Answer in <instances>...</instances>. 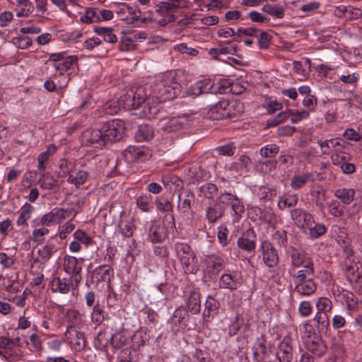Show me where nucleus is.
<instances>
[{"label": "nucleus", "mask_w": 362, "mask_h": 362, "mask_svg": "<svg viewBox=\"0 0 362 362\" xmlns=\"http://www.w3.org/2000/svg\"><path fill=\"white\" fill-rule=\"evenodd\" d=\"M122 233L126 237L132 236L135 226L133 221H122L119 225Z\"/></svg>", "instance_id": "obj_54"}, {"label": "nucleus", "mask_w": 362, "mask_h": 362, "mask_svg": "<svg viewBox=\"0 0 362 362\" xmlns=\"http://www.w3.org/2000/svg\"><path fill=\"white\" fill-rule=\"evenodd\" d=\"M38 182L40 187L46 190H54L58 186V180L49 173L42 174Z\"/></svg>", "instance_id": "obj_29"}, {"label": "nucleus", "mask_w": 362, "mask_h": 362, "mask_svg": "<svg viewBox=\"0 0 362 362\" xmlns=\"http://www.w3.org/2000/svg\"><path fill=\"white\" fill-rule=\"evenodd\" d=\"M298 203V197L296 194L290 195L287 197H282L279 199L278 206L281 210L285 209L286 207L295 206Z\"/></svg>", "instance_id": "obj_40"}, {"label": "nucleus", "mask_w": 362, "mask_h": 362, "mask_svg": "<svg viewBox=\"0 0 362 362\" xmlns=\"http://www.w3.org/2000/svg\"><path fill=\"white\" fill-rule=\"evenodd\" d=\"M182 86L174 71L160 74L156 77L154 93L160 101L175 98L181 92Z\"/></svg>", "instance_id": "obj_1"}, {"label": "nucleus", "mask_w": 362, "mask_h": 362, "mask_svg": "<svg viewBox=\"0 0 362 362\" xmlns=\"http://www.w3.org/2000/svg\"><path fill=\"white\" fill-rule=\"evenodd\" d=\"M66 211L63 209H55L41 218V224L43 226H51L62 222L66 218Z\"/></svg>", "instance_id": "obj_15"}, {"label": "nucleus", "mask_w": 362, "mask_h": 362, "mask_svg": "<svg viewBox=\"0 0 362 362\" xmlns=\"http://www.w3.org/2000/svg\"><path fill=\"white\" fill-rule=\"evenodd\" d=\"M94 32L103 36V40L107 42L115 43L117 41L116 35L113 33V29L111 28L95 27Z\"/></svg>", "instance_id": "obj_34"}, {"label": "nucleus", "mask_w": 362, "mask_h": 362, "mask_svg": "<svg viewBox=\"0 0 362 362\" xmlns=\"http://www.w3.org/2000/svg\"><path fill=\"white\" fill-rule=\"evenodd\" d=\"M224 214V206L219 204H214L209 206L206 211V216L209 222L214 223L221 218Z\"/></svg>", "instance_id": "obj_33"}, {"label": "nucleus", "mask_w": 362, "mask_h": 362, "mask_svg": "<svg viewBox=\"0 0 362 362\" xmlns=\"http://www.w3.org/2000/svg\"><path fill=\"white\" fill-rule=\"evenodd\" d=\"M149 97L150 93L147 86L136 85L132 86L119 98L118 105L125 110L136 109L144 103Z\"/></svg>", "instance_id": "obj_2"}, {"label": "nucleus", "mask_w": 362, "mask_h": 362, "mask_svg": "<svg viewBox=\"0 0 362 362\" xmlns=\"http://www.w3.org/2000/svg\"><path fill=\"white\" fill-rule=\"evenodd\" d=\"M354 191L351 189H339L334 194L341 200L344 204H349L354 199Z\"/></svg>", "instance_id": "obj_36"}, {"label": "nucleus", "mask_w": 362, "mask_h": 362, "mask_svg": "<svg viewBox=\"0 0 362 362\" xmlns=\"http://www.w3.org/2000/svg\"><path fill=\"white\" fill-rule=\"evenodd\" d=\"M204 263L205 271L210 275H217L225 267L224 259L216 255L208 256Z\"/></svg>", "instance_id": "obj_14"}, {"label": "nucleus", "mask_w": 362, "mask_h": 362, "mask_svg": "<svg viewBox=\"0 0 362 362\" xmlns=\"http://www.w3.org/2000/svg\"><path fill=\"white\" fill-rule=\"evenodd\" d=\"M166 237L165 228L163 226L153 225L149 230V238L153 243L163 240Z\"/></svg>", "instance_id": "obj_30"}, {"label": "nucleus", "mask_w": 362, "mask_h": 362, "mask_svg": "<svg viewBox=\"0 0 362 362\" xmlns=\"http://www.w3.org/2000/svg\"><path fill=\"white\" fill-rule=\"evenodd\" d=\"M175 249L178 257H182V255L185 256L194 253L191 247L188 245L184 243L176 244Z\"/></svg>", "instance_id": "obj_62"}, {"label": "nucleus", "mask_w": 362, "mask_h": 362, "mask_svg": "<svg viewBox=\"0 0 362 362\" xmlns=\"http://www.w3.org/2000/svg\"><path fill=\"white\" fill-rule=\"evenodd\" d=\"M185 121L184 117H180L163 119L159 121L158 127L163 132L171 133L181 129Z\"/></svg>", "instance_id": "obj_12"}, {"label": "nucleus", "mask_w": 362, "mask_h": 362, "mask_svg": "<svg viewBox=\"0 0 362 362\" xmlns=\"http://www.w3.org/2000/svg\"><path fill=\"white\" fill-rule=\"evenodd\" d=\"M159 111L158 103L154 101L153 98L149 97L145 101V105L143 109L144 117L148 119L153 118Z\"/></svg>", "instance_id": "obj_31"}, {"label": "nucleus", "mask_w": 362, "mask_h": 362, "mask_svg": "<svg viewBox=\"0 0 362 362\" xmlns=\"http://www.w3.org/2000/svg\"><path fill=\"white\" fill-rule=\"evenodd\" d=\"M311 177L310 173L295 175L291 179V186L294 189H298L305 185Z\"/></svg>", "instance_id": "obj_39"}, {"label": "nucleus", "mask_w": 362, "mask_h": 362, "mask_svg": "<svg viewBox=\"0 0 362 362\" xmlns=\"http://www.w3.org/2000/svg\"><path fill=\"white\" fill-rule=\"evenodd\" d=\"M55 251V246L53 244H48L44 245L42 247L40 248L37 251L40 257L42 259H49L54 252Z\"/></svg>", "instance_id": "obj_50"}, {"label": "nucleus", "mask_w": 362, "mask_h": 362, "mask_svg": "<svg viewBox=\"0 0 362 362\" xmlns=\"http://www.w3.org/2000/svg\"><path fill=\"white\" fill-rule=\"evenodd\" d=\"M221 288L235 290L241 285L240 278L237 274H223L219 279Z\"/></svg>", "instance_id": "obj_19"}, {"label": "nucleus", "mask_w": 362, "mask_h": 362, "mask_svg": "<svg viewBox=\"0 0 362 362\" xmlns=\"http://www.w3.org/2000/svg\"><path fill=\"white\" fill-rule=\"evenodd\" d=\"M313 311V308L309 301H302L298 307V312L300 316L302 317H308L309 316Z\"/></svg>", "instance_id": "obj_61"}, {"label": "nucleus", "mask_w": 362, "mask_h": 362, "mask_svg": "<svg viewBox=\"0 0 362 362\" xmlns=\"http://www.w3.org/2000/svg\"><path fill=\"white\" fill-rule=\"evenodd\" d=\"M228 100L219 101L209 109V117L217 120L228 118Z\"/></svg>", "instance_id": "obj_16"}, {"label": "nucleus", "mask_w": 362, "mask_h": 362, "mask_svg": "<svg viewBox=\"0 0 362 362\" xmlns=\"http://www.w3.org/2000/svg\"><path fill=\"white\" fill-rule=\"evenodd\" d=\"M237 49V46H231V47H221L218 48H212L209 51V54L211 55H214V54H233L235 52Z\"/></svg>", "instance_id": "obj_56"}, {"label": "nucleus", "mask_w": 362, "mask_h": 362, "mask_svg": "<svg viewBox=\"0 0 362 362\" xmlns=\"http://www.w3.org/2000/svg\"><path fill=\"white\" fill-rule=\"evenodd\" d=\"M187 307L192 314H198L201 309L200 293L192 291L187 298Z\"/></svg>", "instance_id": "obj_24"}, {"label": "nucleus", "mask_w": 362, "mask_h": 362, "mask_svg": "<svg viewBox=\"0 0 362 362\" xmlns=\"http://www.w3.org/2000/svg\"><path fill=\"white\" fill-rule=\"evenodd\" d=\"M314 320L317 322L318 328L320 329H327L329 325V320L326 312L317 311Z\"/></svg>", "instance_id": "obj_42"}, {"label": "nucleus", "mask_w": 362, "mask_h": 362, "mask_svg": "<svg viewBox=\"0 0 362 362\" xmlns=\"http://www.w3.org/2000/svg\"><path fill=\"white\" fill-rule=\"evenodd\" d=\"M328 208L330 214L335 217H339L343 214L344 206L337 200L331 201Z\"/></svg>", "instance_id": "obj_51"}, {"label": "nucleus", "mask_w": 362, "mask_h": 362, "mask_svg": "<svg viewBox=\"0 0 362 362\" xmlns=\"http://www.w3.org/2000/svg\"><path fill=\"white\" fill-rule=\"evenodd\" d=\"M264 12L278 18H282L284 16V9L281 6L266 4L263 6Z\"/></svg>", "instance_id": "obj_41"}, {"label": "nucleus", "mask_w": 362, "mask_h": 362, "mask_svg": "<svg viewBox=\"0 0 362 362\" xmlns=\"http://www.w3.org/2000/svg\"><path fill=\"white\" fill-rule=\"evenodd\" d=\"M114 276L113 269L107 265H102L95 269L92 273V278L98 282H107L110 284Z\"/></svg>", "instance_id": "obj_17"}, {"label": "nucleus", "mask_w": 362, "mask_h": 362, "mask_svg": "<svg viewBox=\"0 0 362 362\" xmlns=\"http://www.w3.org/2000/svg\"><path fill=\"white\" fill-rule=\"evenodd\" d=\"M343 298L349 310H354L357 307L358 300L353 293L346 292L343 295Z\"/></svg>", "instance_id": "obj_47"}, {"label": "nucleus", "mask_w": 362, "mask_h": 362, "mask_svg": "<svg viewBox=\"0 0 362 362\" xmlns=\"http://www.w3.org/2000/svg\"><path fill=\"white\" fill-rule=\"evenodd\" d=\"M153 136V130L151 126L146 124H140L135 133L134 137L137 141H144L152 139Z\"/></svg>", "instance_id": "obj_28"}, {"label": "nucleus", "mask_w": 362, "mask_h": 362, "mask_svg": "<svg viewBox=\"0 0 362 362\" xmlns=\"http://www.w3.org/2000/svg\"><path fill=\"white\" fill-rule=\"evenodd\" d=\"M105 313L102 307L99 304H96L91 314V319L93 322L100 324L105 319Z\"/></svg>", "instance_id": "obj_49"}, {"label": "nucleus", "mask_w": 362, "mask_h": 362, "mask_svg": "<svg viewBox=\"0 0 362 362\" xmlns=\"http://www.w3.org/2000/svg\"><path fill=\"white\" fill-rule=\"evenodd\" d=\"M276 357L279 362H291L293 358V339L286 336L279 345Z\"/></svg>", "instance_id": "obj_8"}, {"label": "nucleus", "mask_w": 362, "mask_h": 362, "mask_svg": "<svg viewBox=\"0 0 362 362\" xmlns=\"http://www.w3.org/2000/svg\"><path fill=\"white\" fill-rule=\"evenodd\" d=\"M34 210V207L29 204H26L24 205L21 210L20 215L17 220V225L23 226L26 225L28 220H29L31 217V214Z\"/></svg>", "instance_id": "obj_35"}, {"label": "nucleus", "mask_w": 362, "mask_h": 362, "mask_svg": "<svg viewBox=\"0 0 362 362\" xmlns=\"http://www.w3.org/2000/svg\"><path fill=\"white\" fill-rule=\"evenodd\" d=\"M314 274L313 263L308 261L304 266L303 269L297 272L296 274L293 275V279L295 285L307 281L308 278H312Z\"/></svg>", "instance_id": "obj_20"}, {"label": "nucleus", "mask_w": 362, "mask_h": 362, "mask_svg": "<svg viewBox=\"0 0 362 362\" xmlns=\"http://www.w3.org/2000/svg\"><path fill=\"white\" fill-rule=\"evenodd\" d=\"M101 131L105 144L108 142L119 141L122 139L124 134V122L121 120L110 121L102 127Z\"/></svg>", "instance_id": "obj_3"}, {"label": "nucleus", "mask_w": 362, "mask_h": 362, "mask_svg": "<svg viewBox=\"0 0 362 362\" xmlns=\"http://www.w3.org/2000/svg\"><path fill=\"white\" fill-rule=\"evenodd\" d=\"M263 261L269 267H275L279 262L276 250L268 242H264L261 245Z\"/></svg>", "instance_id": "obj_13"}, {"label": "nucleus", "mask_w": 362, "mask_h": 362, "mask_svg": "<svg viewBox=\"0 0 362 362\" xmlns=\"http://www.w3.org/2000/svg\"><path fill=\"white\" fill-rule=\"evenodd\" d=\"M185 273L194 274L197 271V262L194 254H189L179 257Z\"/></svg>", "instance_id": "obj_26"}, {"label": "nucleus", "mask_w": 362, "mask_h": 362, "mask_svg": "<svg viewBox=\"0 0 362 362\" xmlns=\"http://www.w3.org/2000/svg\"><path fill=\"white\" fill-rule=\"evenodd\" d=\"M350 156L345 153L339 151V152H336L335 153L331 156V159L332 163L335 165H341L342 163H345L349 160Z\"/></svg>", "instance_id": "obj_52"}, {"label": "nucleus", "mask_w": 362, "mask_h": 362, "mask_svg": "<svg viewBox=\"0 0 362 362\" xmlns=\"http://www.w3.org/2000/svg\"><path fill=\"white\" fill-rule=\"evenodd\" d=\"M180 0H170L163 1L160 4L156 11L162 16L168 17V15H173L172 12L180 6Z\"/></svg>", "instance_id": "obj_25"}, {"label": "nucleus", "mask_w": 362, "mask_h": 362, "mask_svg": "<svg viewBox=\"0 0 362 362\" xmlns=\"http://www.w3.org/2000/svg\"><path fill=\"white\" fill-rule=\"evenodd\" d=\"M124 155L129 161H144L147 159L148 152L140 147L129 146L124 151Z\"/></svg>", "instance_id": "obj_18"}, {"label": "nucleus", "mask_w": 362, "mask_h": 362, "mask_svg": "<svg viewBox=\"0 0 362 362\" xmlns=\"http://www.w3.org/2000/svg\"><path fill=\"white\" fill-rule=\"evenodd\" d=\"M304 345L308 351L318 357L322 356L327 351V346L322 338L317 335L307 338Z\"/></svg>", "instance_id": "obj_10"}, {"label": "nucleus", "mask_w": 362, "mask_h": 362, "mask_svg": "<svg viewBox=\"0 0 362 362\" xmlns=\"http://www.w3.org/2000/svg\"><path fill=\"white\" fill-rule=\"evenodd\" d=\"M317 311L329 313L332 308V301L325 297H321L316 303Z\"/></svg>", "instance_id": "obj_45"}, {"label": "nucleus", "mask_w": 362, "mask_h": 362, "mask_svg": "<svg viewBox=\"0 0 362 362\" xmlns=\"http://www.w3.org/2000/svg\"><path fill=\"white\" fill-rule=\"evenodd\" d=\"M344 252L346 255L344 260V270L348 280H356V273L361 271L359 264L352 257L353 250L351 248L346 247Z\"/></svg>", "instance_id": "obj_5"}, {"label": "nucleus", "mask_w": 362, "mask_h": 362, "mask_svg": "<svg viewBox=\"0 0 362 362\" xmlns=\"http://www.w3.org/2000/svg\"><path fill=\"white\" fill-rule=\"evenodd\" d=\"M202 192L209 198H213L218 193V188L214 184H206L201 187Z\"/></svg>", "instance_id": "obj_59"}, {"label": "nucleus", "mask_w": 362, "mask_h": 362, "mask_svg": "<svg viewBox=\"0 0 362 362\" xmlns=\"http://www.w3.org/2000/svg\"><path fill=\"white\" fill-rule=\"evenodd\" d=\"M204 305L205 308L203 312V318L206 321H209L210 318L217 313L220 303L216 299L208 296Z\"/></svg>", "instance_id": "obj_21"}, {"label": "nucleus", "mask_w": 362, "mask_h": 362, "mask_svg": "<svg viewBox=\"0 0 362 362\" xmlns=\"http://www.w3.org/2000/svg\"><path fill=\"white\" fill-rule=\"evenodd\" d=\"M214 83L211 79L205 78L192 85L187 90V94L189 96L197 97L204 93H214Z\"/></svg>", "instance_id": "obj_9"}, {"label": "nucleus", "mask_w": 362, "mask_h": 362, "mask_svg": "<svg viewBox=\"0 0 362 362\" xmlns=\"http://www.w3.org/2000/svg\"><path fill=\"white\" fill-rule=\"evenodd\" d=\"M235 215L241 216L244 212V206L240 199L235 195L230 205Z\"/></svg>", "instance_id": "obj_63"}, {"label": "nucleus", "mask_w": 362, "mask_h": 362, "mask_svg": "<svg viewBox=\"0 0 362 362\" xmlns=\"http://www.w3.org/2000/svg\"><path fill=\"white\" fill-rule=\"evenodd\" d=\"M272 40V36L266 33L262 32L259 35L258 44L260 49H267L269 47L270 42Z\"/></svg>", "instance_id": "obj_60"}, {"label": "nucleus", "mask_w": 362, "mask_h": 362, "mask_svg": "<svg viewBox=\"0 0 362 362\" xmlns=\"http://www.w3.org/2000/svg\"><path fill=\"white\" fill-rule=\"evenodd\" d=\"M215 151L219 155V156H232L233 155L235 152V147L233 144H229L227 145L218 146L215 148Z\"/></svg>", "instance_id": "obj_58"}, {"label": "nucleus", "mask_w": 362, "mask_h": 362, "mask_svg": "<svg viewBox=\"0 0 362 362\" xmlns=\"http://www.w3.org/2000/svg\"><path fill=\"white\" fill-rule=\"evenodd\" d=\"M155 204L157 209L163 212L172 211L173 209V204L169 200L163 198H157Z\"/></svg>", "instance_id": "obj_46"}, {"label": "nucleus", "mask_w": 362, "mask_h": 362, "mask_svg": "<svg viewBox=\"0 0 362 362\" xmlns=\"http://www.w3.org/2000/svg\"><path fill=\"white\" fill-rule=\"evenodd\" d=\"M279 151V148L276 144H268L260 149V155L264 158H273Z\"/></svg>", "instance_id": "obj_44"}, {"label": "nucleus", "mask_w": 362, "mask_h": 362, "mask_svg": "<svg viewBox=\"0 0 362 362\" xmlns=\"http://www.w3.org/2000/svg\"><path fill=\"white\" fill-rule=\"evenodd\" d=\"M291 264L296 267H298L301 266L305 260V252L301 248H293L291 251Z\"/></svg>", "instance_id": "obj_37"}, {"label": "nucleus", "mask_w": 362, "mask_h": 362, "mask_svg": "<svg viewBox=\"0 0 362 362\" xmlns=\"http://www.w3.org/2000/svg\"><path fill=\"white\" fill-rule=\"evenodd\" d=\"M267 354V346L263 341H258L255 346V351H254V358L257 362H263L264 356Z\"/></svg>", "instance_id": "obj_43"}, {"label": "nucleus", "mask_w": 362, "mask_h": 362, "mask_svg": "<svg viewBox=\"0 0 362 362\" xmlns=\"http://www.w3.org/2000/svg\"><path fill=\"white\" fill-rule=\"evenodd\" d=\"M234 196L235 195L228 192L221 193L218 197L217 204L220 205V204H222L224 206H230Z\"/></svg>", "instance_id": "obj_64"}, {"label": "nucleus", "mask_w": 362, "mask_h": 362, "mask_svg": "<svg viewBox=\"0 0 362 362\" xmlns=\"http://www.w3.org/2000/svg\"><path fill=\"white\" fill-rule=\"evenodd\" d=\"M64 53H55L49 57V61L54 62V67L59 72L60 76H62L64 72L70 69L74 63L76 62L77 58L75 56L65 57Z\"/></svg>", "instance_id": "obj_4"}, {"label": "nucleus", "mask_w": 362, "mask_h": 362, "mask_svg": "<svg viewBox=\"0 0 362 362\" xmlns=\"http://www.w3.org/2000/svg\"><path fill=\"white\" fill-rule=\"evenodd\" d=\"M232 82L228 79L221 80L218 83V87L214 90V93L223 94L232 91Z\"/></svg>", "instance_id": "obj_55"}, {"label": "nucleus", "mask_w": 362, "mask_h": 362, "mask_svg": "<svg viewBox=\"0 0 362 362\" xmlns=\"http://www.w3.org/2000/svg\"><path fill=\"white\" fill-rule=\"evenodd\" d=\"M313 202L318 206L322 207L325 200V192L323 190H315L311 192Z\"/></svg>", "instance_id": "obj_57"}, {"label": "nucleus", "mask_w": 362, "mask_h": 362, "mask_svg": "<svg viewBox=\"0 0 362 362\" xmlns=\"http://www.w3.org/2000/svg\"><path fill=\"white\" fill-rule=\"evenodd\" d=\"M65 336L76 351H80L85 348L86 340L84 334L78 331L74 326L70 325L67 327Z\"/></svg>", "instance_id": "obj_6"}, {"label": "nucleus", "mask_w": 362, "mask_h": 362, "mask_svg": "<svg viewBox=\"0 0 362 362\" xmlns=\"http://www.w3.org/2000/svg\"><path fill=\"white\" fill-rule=\"evenodd\" d=\"M71 280L59 276L54 277L50 283L52 291L67 293L70 290Z\"/></svg>", "instance_id": "obj_22"}, {"label": "nucleus", "mask_w": 362, "mask_h": 362, "mask_svg": "<svg viewBox=\"0 0 362 362\" xmlns=\"http://www.w3.org/2000/svg\"><path fill=\"white\" fill-rule=\"evenodd\" d=\"M237 244L238 247L243 250L248 252H251L255 248V243L252 240H250L245 236H242L238 238Z\"/></svg>", "instance_id": "obj_48"}, {"label": "nucleus", "mask_w": 362, "mask_h": 362, "mask_svg": "<svg viewBox=\"0 0 362 362\" xmlns=\"http://www.w3.org/2000/svg\"><path fill=\"white\" fill-rule=\"evenodd\" d=\"M81 142L83 145L95 147H100L105 145L100 129H87L81 136Z\"/></svg>", "instance_id": "obj_7"}, {"label": "nucleus", "mask_w": 362, "mask_h": 362, "mask_svg": "<svg viewBox=\"0 0 362 362\" xmlns=\"http://www.w3.org/2000/svg\"><path fill=\"white\" fill-rule=\"evenodd\" d=\"M88 176V173L86 171L78 170L76 175H69L67 181L78 187L85 183Z\"/></svg>", "instance_id": "obj_38"}, {"label": "nucleus", "mask_w": 362, "mask_h": 362, "mask_svg": "<svg viewBox=\"0 0 362 362\" xmlns=\"http://www.w3.org/2000/svg\"><path fill=\"white\" fill-rule=\"evenodd\" d=\"M291 216L295 223L301 228H307L314 224L312 215L302 209H295L291 211Z\"/></svg>", "instance_id": "obj_11"}, {"label": "nucleus", "mask_w": 362, "mask_h": 362, "mask_svg": "<svg viewBox=\"0 0 362 362\" xmlns=\"http://www.w3.org/2000/svg\"><path fill=\"white\" fill-rule=\"evenodd\" d=\"M310 230V235L312 238H317L322 235L326 232V227L323 224H313L310 227H307Z\"/></svg>", "instance_id": "obj_53"}, {"label": "nucleus", "mask_w": 362, "mask_h": 362, "mask_svg": "<svg viewBox=\"0 0 362 362\" xmlns=\"http://www.w3.org/2000/svg\"><path fill=\"white\" fill-rule=\"evenodd\" d=\"M228 118H233L241 115L244 112V104L240 100H228Z\"/></svg>", "instance_id": "obj_32"}, {"label": "nucleus", "mask_w": 362, "mask_h": 362, "mask_svg": "<svg viewBox=\"0 0 362 362\" xmlns=\"http://www.w3.org/2000/svg\"><path fill=\"white\" fill-rule=\"evenodd\" d=\"M316 284L313 278H308L307 281L302 282L295 285V291L301 296H310L316 291Z\"/></svg>", "instance_id": "obj_23"}, {"label": "nucleus", "mask_w": 362, "mask_h": 362, "mask_svg": "<svg viewBox=\"0 0 362 362\" xmlns=\"http://www.w3.org/2000/svg\"><path fill=\"white\" fill-rule=\"evenodd\" d=\"M64 268L69 274H78L81 273L82 266L75 257L66 256L64 259Z\"/></svg>", "instance_id": "obj_27"}]
</instances>
